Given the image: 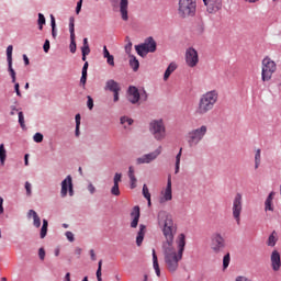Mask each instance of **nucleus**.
I'll return each mask as SVG.
<instances>
[{"label":"nucleus","mask_w":281,"mask_h":281,"mask_svg":"<svg viewBox=\"0 0 281 281\" xmlns=\"http://www.w3.org/2000/svg\"><path fill=\"white\" fill-rule=\"evenodd\" d=\"M105 58H106L108 65H110L111 67H115V58L113 57V55H110L109 57H105Z\"/></svg>","instance_id":"nucleus-45"},{"label":"nucleus","mask_w":281,"mask_h":281,"mask_svg":"<svg viewBox=\"0 0 281 281\" xmlns=\"http://www.w3.org/2000/svg\"><path fill=\"white\" fill-rule=\"evenodd\" d=\"M105 89L108 91H111L112 93H114L115 91H122V88L120 87V83H117V81L110 79L106 81L105 83Z\"/></svg>","instance_id":"nucleus-20"},{"label":"nucleus","mask_w":281,"mask_h":281,"mask_svg":"<svg viewBox=\"0 0 281 281\" xmlns=\"http://www.w3.org/2000/svg\"><path fill=\"white\" fill-rule=\"evenodd\" d=\"M186 63L188 67H196L199 65V53L194 48L186 50Z\"/></svg>","instance_id":"nucleus-13"},{"label":"nucleus","mask_w":281,"mask_h":281,"mask_svg":"<svg viewBox=\"0 0 281 281\" xmlns=\"http://www.w3.org/2000/svg\"><path fill=\"white\" fill-rule=\"evenodd\" d=\"M33 139H34V142H36V144H41V142H43V134L36 133V134L33 136Z\"/></svg>","instance_id":"nucleus-44"},{"label":"nucleus","mask_w":281,"mask_h":281,"mask_svg":"<svg viewBox=\"0 0 281 281\" xmlns=\"http://www.w3.org/2000/svg\"><path fill=\"white\" fill-rule=\"evenodd\" d=\"M49 47H50L49 40H46L44 43V46H43L45 54H47L49 52Z\"/></svg>","instance_id":"nucleus-51"},{"label":"nucleus","mask_w":281,"mask_h":281,"mask_svg":"<svg viewBox=\"0 0 281 281\" xmlns=\"http://www.w3.org/2000/svg\"><path fill=\"white\" fill-rule=\"evenodd\" d=\"M177 14L179 19H193V16H196V0H179Z\"/></svg>","instance_id":"nucleus-3"},{"label":"nucleus","mask_w":281,"mask_h":281,"mask_svg":"<svg viewBox=\"0 0 281 281\" xmlns=\"http://www.w3.org/2000/svg\"><path fill=\"white\" fill-rule=\"evenodd\" d=\"M127 100L132 104H137L140 100V93L137 87L131 86L127 90Z\"/></svg>","instance_id":"nucleus-15"},{"label":"nucleus","mask_w":281,"mask_h":281,"mask_svg":"<svg viewBox=\"0 0 281 281\" xmlns=\"http://www.w3.org/2000/svg\"><path fill=\"white\" fill-rule=\"evenodd\" d=\"M69 32H70V36H76V29H75L74 18H70Z\"/></svg>","instance_id":"nucleus-40"},{"label":"nucleus","mask_w":281,"mask_h":281,"mask_svg":"<svg viewBox=\"0 0 281 281\" xmlns=\"http://www.w3.org/2000/svg\"><path fill=\"white\" fill-rule=\"evenodd\" d=\"M66 238L69 240V243H74V240H76V238L74 237V233L71 232H66Z\"/></svg>","instance_id":"nucleus-48"},{"label":"nucleus","mask_w":281,"mask_h":281,"mask_svg":"<svg viewBox=\"0 0 281 281\" xmlns=\"http://www.w3.org/2000/svg\"><path fill=\"white\" fill-rule=\"evenodd\" d=\"M207 135V126L202 125L199 128L192 130L188 133L189 146H198V144Z\"/></svg>","instance_id":"nucleus-7"},{"label":"nucleus","mask_w":281,"mask_h":281,"mask_svg":"<svg viewBox=\"0 0 281 281\" xmlns=\"http://www.w3.org/2000/svg\"><path fill=\"white\" fill-rule=\"evenodd\" d=\"M90 258H91V260H97L95 250H93V249L90 250Z\"/></svg>","instance_id":"nucleus-62"},{"label":"nucleus","mask_w":281,"mask_h":281,"mask_svg":"<svg viewBox=\"0 0 281 281\" xmlns=\"http://www.w3.org/2000/svg\"><path fill=\"white\" fill-rule=\"evenodd\" d=\"M128 177H130V179H131L132 177H135V169H134L133 167H130V168H128Z\"/></svg>","instance_id":"nucleus-59"},{"label":"nucleus","mask_w":281,"mask_h":281,"mask_svg":"<svg viewBox=\"0 0 281 281\" xmlns=\"http://www.w3.org/2000/svg\"><path fill=\"white\" fill-rule=\"evenodd\" d=\"M68 192L70 196H74V182L71 176H67L66 179L61 181L60 196L65 199Z\"/></svg>","instance_id":"nucleus-11"},{"label":"nucleus","mask_w":281,"mask_h":281,"mask_svg":"<svg viewBox=\"0 0 281 281\" xmlns=\"http://www.w3.org/2000/svg\"><path fill=\"white\" fill-rule=\"evenodd\" d=\"M19 124L21 128H25V116H23V112H19Z\"/></svg>","instance_id":"nucleus-42"},{"label":"nucleus","mask_w":281,"mask_h":281,"mask_svg":"<svg viewBox=\"0 0 281 281\" xmlns=\"http://www.w3.org/2000/svg\"><path fill=\"white\" fill-rule=\"evenodd\" d=\"M211 249L213 254H220L225 249V239L221 234H214L211 238Z\"/></svg>","instance_id":"nucleus-9"},{"label":"nucleus","mask_w":281,"mask_h":281,"mask_svg":"<svg viewBox=\"0 0 281 281\" xmlns=\"http://www.w3.org/2000/svg\"><path fill=\"white\" fill-rule=\"evenodd\" d=\"M80 10H82V0L77 2L76 14H80Z\"/></svg>","instance_id":"nucleus-52"},{"label":"nucleus","mask_w":281,"mask_h":281,"mask_svg":"<svg viewBox=\"0 0 281 281\" xmlns=\"http://www.w3.org/2000/svg\"><path fill=\"white\" fill-rule=\"evenodd\" d=\"M14 89H15L16 95H19V98H21V90H20L19 83H15V85H14Z\"/></svg>","instance_id":"nucleus-58"},{"label":"nucleus","mask_w":281,"mask_h":281,"mask_svg":"<svg viewBox=\"0 0 281 281\" xmlns=\"http://www.w3.org/2000/svg\"><path fill=\"white\" fill-rule=\"evenodd\" d=\"M9 65V72L12 78V82H16V71H14V68H12V61L8 63Z\"/></svg>","instance_id":"nucleus-34"},{"label":"nucleus","mask_w":281,"mask_h":281,"mask_svg":"<svg viewBox=\"0 0 281 281\" xmlns=\"http://www.w3.org/2000/svg\"><path fill=\"white\" fill-rule=\"evenodd\" d=\"M48 225H49V223L47 222V220H43V225H42L41 233H40L41 238H45V236H47Z\"/></svg>","instance_id":"nucleus-30"},{"label":"nucleus","mask_w":281,"mask_h":281,"mask_svg":"<svg viewBox=\"0 0 281 281\" xmlns=\"http://www.w3.org/2000/svg\"><path fill=\"white\" fill-rule=\"evenodd\" d=\"M111 56V53H109V48L106 46H103V57L109 58Z\"/></svg>","instance_id":"nucleus-57"},{"label":"nucleus","mask_w":281,"mask_h":281,"mask_svg":"<svg viewBox=\"0 0 281 281\" xmlns=\"http://www.w3.org/2000/svg\"><path fill=\"white\" fill-rule=\"evenodd\" d=\"M121 124L123 125L127 124V126H131L133 124V119H128V116H122Z\"/></svg>","instance_id":"nucleus-41"},{"label":"nucleus","mask_w":281,"mask_h":281,"mask_svg":"<svg viewBox=\"0 0 281 281\" xmlns=\"http://www.w3.org/2000/svg\"><path fill=\"white\" fill-rule=\"evenodd\" d=\"M14 47L12 45H9L7 47V60L8 63H12V52H13Z\"/></svg>","instance_id":"nucleus-36"},{"label":"nucleus","mask_w":281,"mask_h":281,"mask_svg":"<svg viewBox=\"0 0 281 281\" xmlns=\"http://www.w3.org/2000/svg\"><path fill=\"white\" fill-rule=\"evenodd\" d=\"M135 49L138 56L144 58L146 55L157 52V42L153 37H148L143 44L136 45Z\"/></svg>","instance_id":"nucleus-5"},{"label":"nucleus","mask_w":281,"mask_h":281,"mask_svg":"<svg viewBox=\"0 0 281 281\" xmlns=\"http://www.w3.org/2000/svg\"><path fill=\"white\" fill-rule=\"evenodd\" d=\"M97 280L102 281V260L98 263Z\"/></svg>","instance_id":"nucleus-37"},{"label":"nucleus","mask_w":281,"mask_h":281,"mask_svg":"<svg viewBox=\"0 0 281 281\" xmlns=\"http://www.w3.org/2000/svg\"><path fill=\"white\" fill-rule=\"evenodd\" d=\"M271 265H272L273 271H280L281 259H280V252H278V250H274L271 254Z\"/></svg>","instance_id":"nucleus-17"},{"label":"nucleus","mask_w":281,"mask_h":281,"mask_svg":"<svg viewBox=\"0 0 281 281\" xmlns=\"http://www.w3.org/2000/svg\"><path fill=\"white\" fill-rule=\"evenodd\" d=\"M143 195L148 201V206L150 207V205H151L150 191L148 190V186H146V184L143 186Z\"/></svg>","instance_id":"nucleus-31"},{"label":"nucleus","mask_w":281,"mask_h":281,"mask_svg":"<svg viewBox=\"0 0 281 281\" xmlns=\"http://www.w3.org/2000/svg\"><path fill=\"white\" fill-rule=\"evenodd\" d=\"M89 69V61H86L82 67L81 74H87V70Z\"/></svg>","instance_id":"nucleus-60"},{"label":"nucleus","mask_w":281,"mask_h":281,"mask_svg":"<svg viewBox=\"0 0 281 281\" xmlns=\"http://www.w3.org/2000/svg\"><path fill=\"white\" fill-rule=\"evenodd\" d=\"M80 83L85 87L87 85V74L81 72Z\"/></svg>","instance_id":"nucleus-53"},{"label":"nucleus","mask_w":281,"mask_h":281,"mask_svg":"<svg viewBox=\"0 0 281 281\" xmlns=\"http://www.w3.org/2000/svg\"><path fill=\"white\" fill-rule=\"evenodd\" d=\"M133 221L131 223V227L135 228L139 224V206H135L132 214Z\"/></svg>","instance_id":"nucleus-21"},{"label":"nucleus","mask_w":281,"mask_h":281,"mask_svg":"<svg viewBox=\"0 0 281 281\" xmlns=\"http://www.w3.org/2000/svg\"><path fill=\"white\" fill-rule=\"evenodd\" d=\"M88 191L90 192V194H94L95 193V187L92 183H90L88 186Z\"/></svg>","instance_id":"nucleus-56"},{"label":"nucleus","mask_w":281,"mask_h":281,"mask_svg":"<svg viewBox=\"0 0 281 281\" xmlns=\"http://www.w3.org/2000/svg\"><path fill=\"white\" fill-rule=\"evenodd\" d=\"M276 69H278L276 61L271 60V58L266 57L262 60L261 68V79L263 82H269L272 78L273 74H276Z\"/></svg>","instance_id":"nucleus-6"},{"label":"nucleus","mask_w":281,"mask_h":281,"mask_svg":"<svg viewBox=\"0 0 281 281\" xmlns=\"http://www.w3.org/2000/svg\"><path fill=\"white\" fill-rule=\"evenodd\" d=\"M153 262L156 276L159 278V276H161V270L159 269V261L157 260V254L155 252V249H153Z\"/></svg>","instance_id":"nucleus-25"},{"label":"nucleus","mask_w":281,"mask_h":281,"mask_svg":"<svg viewBox=\"0 0 281 281\" xmlns=\"http://www.w3.org/2000/svg\"><path fill=\"white\" fill-rule=\"evenodd\" d=\"M140 100H143V102H146V100H148V93H146V90L140 93Z\"/></svg>","instance_id":"nucleus-54"},{"label":"nucleus","mask_w":281,"mask_h":281,"mask_svg":"<svg viewBox=\"0 0 281 281\" xmlns=\"http://www.w3.org/2000/svg\"><path fill=\"white\" fill-rule=\"evenodd\" d=\"M37 24L38 29L43 30V25H45V15H43V13H38Z\"/></svg>","instance_id":"nucleus-38"},{"label":"nucleus","mask_w":281,"mask_h":281,"mask_svg":"<svg viewBox=\"0 0 281 281\" xmlns=\"http://www.w3.org/2000/svg\"><path fill=\"white\" fill-rule=\"evenodd\" d=\"M209 14H216L223 10V0H203Z\"/></svg>","instance_id":"nucleus-10"},{"label":"nucleus","mask_w":281,"mask_h":281,"mask_svg":"<svg viewBox=\"0 0 281 281\" xmlns=\"http://www.w3.org/2000/svg\"><path fill=\"white\" fill-rule=\"evenodd\" d=\"M146 236V225L140 224L139 231L136 236V245L137 247H142V244L144 243V237Z\"/></svg>","instance_id":"nucleus-19"},{"label":"nucleus","mask_w":281,"mask_h":281,"mask_svg":"<svg viewBox=\"0 0 281 281\" xmlns=\"http://www.w3.org/2000/svg\"><path fill=\"white\" fill-rule=\"evenodd\" d=\"M87 106L90 111L93 109V98L91 95H88Z\"/></svg>","instance_id":"nucleus-50"},{"label":"nucleus","mask_w":281,"mask_h":281,"mask_svg":"<svg viewBox=\"0 0 281 281\" xmlns=\"http://www.w3.org/2000/svg\"><path fill=\"white\" fill-rule=\"evenodd\" d=\"M81 53L83 54V56H89V54H91V48H89V46H82Z\"/></svg>","instance_id":"nucleus-46"},{"label":"nucleus","mask_w":281,"mask_h":281,"mask_svg":"<svg viewBox=\"0 0 281 281\" xmlns=\"http://www.w3.org/2000/svg\"><path fill=\"white\" fill-rule=\"evenodd\" d=\"M233 217L235 218L237 225L240 223V214H243V194L236 193L233 200Z\"/></svg>","instance_id":"nucleus-8"},{"label":"nucleus","mask_w":281,"mask_h":281,"mask_svg":"<svg viewBox=\"0 0 281 281\" xmlns=\"http://www.w3.org/2000/svg\"><path fill=\"white\" fill-rule=\"evenodd\" d=\"M38 256H40V258H41L42 260H45V249L40 248V250H38Z\"/></svg>","instance_id":"nucleus-55"},{"label":"nucleus","mask_w":281,"mask_h":281,"mask_svg":"<svg viewBox=\"0 0 281 281\" xmlns=\"http://www.w3.org/2000/svg\"><path fill=\"white\" fill-rule=\"evenodd\" d=\"M277 243H278V233H276V231H273L268 238L267 245H268V247H276Z\"/></svg>","instance_id":"nucleus-26"},{"label":"nucleus","mask_w":281,"mask_h":281,"mask_svg":"<svg viewBox=\"0 0 281 281\" xmlns=\"http://www.w3.org/2000/svg\"><path fill=\"white\" fill-rule=\"evenodd\" d=\"M149 131L157 142L166 139V125L164 120H154L149 124Z\"/></svg>","instance_id":"nucleus-4"},{"label":"nucleus","mask_w":281,"mask_h":281,"mask_svg":"<svg viewBox=\"0 0 281 281\" xmlns=\"http://www.w3.org/2000/svg\"><path fill=\"white\" fill-rule=\"evenodd\" d=\"M273 195H274V193L271 192L268 195V198H267V200L265 202V205H266L265 210H266V212H273V205H272V203H273Z\"/></svg>","instance_id":"nucleus-23"},{"label":"nucleus","mask_w":281,"mask_h":281,"mask_svg":"<svg viewBox=\"0 0 281 281\" xmlns=\"http://www.w3.org/2000/svg\"><path fill=\"white\" fill-rule=\"evenodd\" d=\"M25 190L27 196H32V184L30 182H25Z\"/></svg>","instance_id":"nucleus-47"},{"label":"nucleus","mask_w":281,"mask_h":281,"mask_svg":"<svg viewBox=\"0 0 281 281\" xmlns=\"http://www.w3.org/2000/svg\"><path fill=\"white\" fill-rule=\"evenodd\" d=\"M8 157L5 151V146L3 144L0 145V164L1 166H4L5 158Z\"/></svg>","instance_id":"nucleus-29"},{"label":"nucleus","mask_w":281,"mask_h":281,"mask_svg":"<svg viewBox=\"0 0 281 281\" xmlns=\"http://www.w3.org/2000/svg\"><path fill=\"white\" fill-rule=\"evenodd\" d=\"M218 102V91L211 90L202 94L199 99L198 106L195 109L196 115H206L216 106Z\"/></svg>","instance_id":"nucleus-2"},{"label":"nucleus","mask_w":281,"mask_h":281,"mask_svg":"<svg viewBox=\"0 0 281 281\" xmlns=\"http://www.w3.org/2000/svg\"><path fill=\"white\" fill-rule=\"evenodd\" d=\"M131 52H133V42L131 40H127V44L125 45V53L131 57Z\"/></svg>","instance_id":"nucleus-39"},{"label":"nucleus","mask_w":281,"mask_h":281,"mask_svg":"<svg viewBox=\"0 0 281 281\" xmlns=\"http://www.w3.org/2000/svg\"><path fill=\"white\" fill-rule=\"evenodd\" d=\"M120 13L124 21H128V0L120 1Z\"/></svg>","instance_id":"nucleus-18"},{"label":"nucleus","mask_w":281,"mask_h":281,"mask_svg":"<svg viewBox=\"0 0 281 281\" xmlns=\"http://www.w3.org/2000/svg\"><path fill=\"white\" fill-rule=\"evenodd\" d=\"M130 66L134 71H137L139 69V60H137V57L134 55H130Z\"/></svg>","instance_id":"nucleus-27"},{"label":"nucleus","mask_w":281,"mask_h":281,"mask_svg":"<svg viewBox=\"0 0 281 281\" xmlns=\"http://www.w3.org/2000/svg\"><path fill=\"white\" fill-rule=\"evenodd\" d=\"M183 153V148L181 147L179 153L176 156V170H175V175H179V169L181 166V155Z\"/></svg>","instance_id":"nucleus-28"},{"label":"nucleus","mask_w":281,"mask_h":281,"mask_svg":"<svg viewBox=\"0 0 281 281\" xmlns=\"http://www.w3.org/2000/svg\"><path fill=\"white\" fill-rule=\"evenodd\" d=\"M158 224L161 227L164 241L162 251L165 256V263L171 273L179 269V261L183 258L186 249V234L178 235L176 240L178 249L175 247V236L177 235V225L172 221V215L166 213L159 215Z\"/></svg>","instance_id":"nucleus-1"},{"label":"nucleus","mask_w":281,"mask_h":281,"mask_svg":"<svg viewBox=\"0 0 281 281\" xmlns=\"http://www.w3.org/2000/svg\"><path fill=\"white\" fill-rule=\"evenodd\" d=\"M130 180H131L132 190H134V188H137V178L134 176V177L130 178Z\"/></svg>","instance_id":"nucleus-49"},{"label":"nucleus","mask_w":281,"mask_h":281,"mask_svg":"<svg viewBox=\"0 0 281 281\" xmlns=\"http://www.w3.org/2000/svg\"><path fill=\"white\" fill-rule=\"evenodd\" d=\"M176 69H177V64L175 63L169 64L168 68L165 71L164 80H168Z\"/></svg>","instance_id":"nucleus-24"},{"label":"nucleus","mask_w":281,"mask_h":281,"mask_svg":"<svg viewBox=\"0 0 281 281\" xmlns=\"http://www.w3.org/2000/svg\"><path fill=\"white\" fill-rule=\"evenodd\" d=\"M50 25H52V36L53 38H56L57 33H56V19L54 15H50Z\"/></svg>","instance_id":"nucleus-33"},{"label":"nucleus","mask_w":281,"mask_h":281,"mask_svg":"<svg viewBox=\"0 0 281 281\" xmlns=\"http://www.w3.org/2000/svg\"><path fill=\"white\" fill-rule=\"evenodd\" d=\"M70 52L76 54V35H70Z\"/></svg>","instance_id":"nucleus-35"},{"label":"nucleus","mask_w":281,"mask_h":281,"mask_svg":"<svg viewBox=\"0 0 281 281\" xmlns=\"http://www.w3.org/2000/svg\"><path fill=\"white\" fill-rule=\"evenodd\" d=\"M122 182V173H115L114 178H113V187L111 188V194H113V196H120L121 192H120V183Z\"/></svg>","instance_id":"nucleus-16"},{"label":"nucleus","mask_w":281,"mask_h":281,"mask_svg":"<svg viewBox=\"0 0 281 281\" xmlns=\"http://www.w3.org/2000/svg\"><path fill=\"white\" fill-rule=\"evenodd\" d=\"M261 161V150L257 149L255 154V168L258 169L260 167Z\"/></svg>","instance_id":"nucleus-32"},{"label":"nucleus","mask_w":281,"mask_h":281,"mask_svg":"<svg viewBox=\"0 0 281 281\" xmlns=\"http://www.w3.org/2000/svg\"><path fill=\"white\" fill-rule=\"evenodd\" d=\"M29 216L33 217V225L34 227H41V217L38 216V213H36V211L34 210H30L29 211Z\"/></svg>","instance_id":"nucleus-22"},{"label":"nucleus","mask_w":281,"mask_h":281,"mask_svg":"<svg viewBox=\"0 0 281 281\" xmlns=\"http://www.w3.org/2000/svg\"><path fill=\"white\" fill-rule=\"evenodd\" d=\"M75 120H76V126H80V114H76Z\"/></svg>","instance_id":"nucleus-63"},{"label":"nucleus","mask_w":281,"mask_h":281,"mask_svg":"<svg viewBox=\"0 0 281 281\" xmlns=\"http://www.w3.org/2000/svg\"><path fill=\"white\" fill-rule=\"evenodd\" d=\"M229 261H231V257L229 254H226L223 258V267L224 269H227V267H229Z\"/></svg>","instance_id":"nucleus-43"},{"label":"nucleus","mask_w":281,"mask_h":281,"mask_svg":"<svg viewBox=\"0 0 281 281\" xmlns=\"http://www.w3.org/2000/svg\"><path fill=\"white\" fill-rule=\"evenodd\" d=\"M65 281H71V273H66Z\"/></svg>","instance_id":"nucleus-64"},{"label":"nucleus","mask_w":281,"mask_h":281,"mask_svg":"<svg viewBox=\"0 0 281 281\" xmlns=\"http://www.w3.org/2000/svg\"><path fill=\"white\" fill-rule=\"evenodd\" d=\"M114 93V102H119L120 101V91H115Z\"/></svg>","instance_id":"nucleus-61"},{"label":"nucleus","mask_w":281,"mask_h":281,"mask_svg":"<svg viewBox=\"0 0 281 281\" xmlns=\"http://www.w3.org/2000/svg\"><path fill=\"white\" fill-rule=\"evenodd\" d=\"M160 155H161V146H159L155 151L145 154L142 157L137 158L136 162L138 165L150 164L151 161H155V159H157V157H159Z\"/></svg>","instance_id":"nucleus-12"},{"label":"nucleus","mask_w":281,"mask_h":281,"mask_svg":"<svg viewBox=\"0 0 281 281\" xmlns=\"http://www.w3.org/2000/svg\"><path fill=\"white\" fill-rule=\"evenodd\" d=\"M166 201H172V176H168L167 187L160 199V203H166Z\"/></svg>","instance_id":"nucleus-14"}]
</instances>
